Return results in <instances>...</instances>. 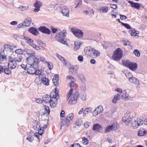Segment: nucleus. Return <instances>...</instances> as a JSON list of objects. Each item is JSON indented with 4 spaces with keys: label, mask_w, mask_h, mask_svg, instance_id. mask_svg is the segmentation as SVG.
<instances>
[{
    "label": "nucleus",
    "mask_w": 147,
    "mask_h": 147,
    "mask_svg": "<svg viewBox=\"0 0 147 147\" xmlns=\"http://www.w3.org/2000/svg\"><path fill=\"white\" fill-rule=\"evenodd\" d=\"M24 51L26 52L29 55L28 57L27 58V62L28 65L36 66L39 63V61L38 59L34 55L35 54V52L30 49H25Z\"/></svg>",
    "instance_id": "nucleus-1"
},
{
    "label": "nucleus",
    "mask_w": 147,
    "mask_h": 147,
    "mask_svg": "<svg viewBox=\"0 0 147 147\" xmlns=\"http://www.w3.org/2000/svg\"><path fill=\"white\" fill-rule=\"evenodd\" d=\"M23 58L22 56L16 54H12L10 58V61L8 64L9 68L11 69L15 68L18 65L20 64Z\"/></svg>",
    "instance_id": "nucleus-2"
},
{
    "label": "nucleus",
    "mask_w": 147,
    "mask_h": 147,
    "mask_svg": "<svg viewBox=\"0 0 147 147\" xmlns=\"http://www.w3.org/2000/svg\"><path fill=\"white\" fill-rule=\"evenodd\" d=\"M66 35V30H63L61 32H59L55 36V38L59 42L68 45L67 42L64 40V39L65 38Z\"/></svg>",
    "instance_id": "nucleus-3"
},
{
    "label": "nucleus",
    "mask_w": 147,
    "mask_h": 147,
    "mask_svg": "<svg viewBox=\"0 0 147 147\" xmlns=\"http://www.w3.org/2000/svg\"><path fill=\"white\" fill-rule=\"evenodd\" d=\"M84 51L88 56L93 58H95L99 56L100 54V52L99 51L92 48L88 50L85 48L84 50Z\"/></svg>",
    "instance_id": "nucleus-4"
},
{
    "label": "nucleus",
    "mask_w": 147,
    "mask_h": 147,
    "mask_svg": "<svg viewBox=\"0 0 147 147\" xmlns=\"http://www.w3.org/2000/svg\"><path fill=\"white\" fill-rule=\"evenodd\" d=\"M122 63L124 66L133 71H135L137 68V64L134 62L124 60L123 61Z\"/></svg>",
    "instance_id": "nucleus-5"
},
{
    "label": "nucleus",
    "mask_w": 147,
    "mask_h": 147,
    "mask_svg": "<svg viewBox=\"0 0 147 147\" xmlns=\"http://www.w3.org/2000/svg\"><path fill=\"white\" fill-rule=\"evenodd\" d=\"M125 75L130 83L137 85H139L140 82L139 80L137 78L133 77L131 72L126 73Z\"/></svg>",
    "instance_id": "nucleus-6"
},
{
    "label": "nucleus",
    "mask_w": 147,
    "mask_h": 147,
    "mask_svg": "<svg viewBox=\"0 0 147 147\" xmlns=\"http://www.w3.org/2000/svg\"><path fill=\"white\" fill-rule=\"evenodd\" d=\"M74 117V115L73 113H71L69 114L66 118V119L62 121L60 124L61 127L63 126L64 125H66L67 126H68L72 122V120Z\"/></svg>",
    "instance_id": "nucleus-7"
},
{
    "label": "nucleus",
    "mask_w": 147,
    "mask_h": 147,
    "mask_svg": "<svg viewBox=\"0 0 147 147\" xmlns=\"http://www.w3.org/2000/svg\"><path fill=\"white\" fill-rule=\"evenodd\" d=\"M122 56V52L119 48H117L113 52L112 57L113 59L115 61H118L120 59Z\"/></svg>",
    "instance_id": "nucleus-8"
},
{
    "label": "nucleus",
    "mask_w": 147,
    "mask_h": 147,
    "mask_svg": "<svg viewBox=\"0 0 147 147\" xmlns=\"http://www.w3.org/2000/svg\"><path fill=\"white\" fill-rule=\"evenodd\" d=\"M79 93L78 92L76 91L74 92L72 95L70 96L69 98L68 99V103L70 105H73L75 104L77 102V98L79 96Z\"/></svg>",
    "instance_id": "nucleus-9"
},
{
    "label": "nucleus",
    "mask_w": 147,
    "mask_h": 147,
    "mask_svg": "<svg viewBox=\"0 0 147 147\" xmlns=\"http://www.w3.org/2000/svg\"><path fill=\"white\" fill-rule=\"evenodd\" d=\"M71 31L76 37L78 38H81L83 36V33L82 31L77 28H71Z\"/></svg>",
    "instance_id": "nucleus-10"
},
{
    "label": "nucleus",
    "mask_w": 147,
    "mask_h": 147,
    "mask_svg": "<svg viewBox=\"0 0 147 147\" xmlns=\"http://www.w3.org/2000/svg\"><path fill=\"white\" fill-rule=\"evenodd\" d=\"M117 129V124H114L111 125L107 126L105 128V133H109L111 131H115Z\"/></svg>",
    "instance_id": "nucleus-11"
},
{
    "label": "nucleus",
    "mask_w": 147,
    "mask_h": 147,
    "mask_svg": "<svg viewBox=\"0 0 147 147\" xmlns=\"http://www.w3.org/2000/svg\"><path fill=\"white\" fill-rule=\"evenodd\" d=\"M75 83V82L74 81H71L69 83L68 85L71 88L67 94V98L68 99L69 98L73 93V88L74 86Z\"/></svg>",
    "instance_id": "nucleus-12"
},
{
    "label": "nucleus",
    "mask_w": 147,
    "mask_h": 147,
    "mask_svg": "<svg viewBox=\"0 0 147 147\" xmlns=\"http://www.w3.org/2000/svg\"><path fill=\"white\" fill-rule=\"evenodd\" d=\"M38 64L36 66H31V67L28 68L27 69V71L28 73L30 74H34L35 73V71H36V69L38 68Z\"/></svg>",
    "instance_id": "nucleus-13"
},
{
    "label": "nucleus",
    "mask_w": 147,
    "mask_h": 147,
    "mask_svg": "<svg viewBox=\"0 0 147 147\" xmlns=\"http://www.w3.org/2000/svg\"><path fill=\"white\" fill-rule=\"evenodd\" d=\"M60 11L62 14L66 16H69V11L68 9L66 6H63L61 7Z\"/></svg>",
    "instance_id": "nucleus-14"
},
{
    "label": "nucleus",
    "mask_w": 147,
    "mask_h": 147,
    "mask_svg": "<svg viewBox=\"0 0 147 147\" xmlns=\"http://www.w3.org/2000/svg\"><path fill=\"white\" fill-rule=\"evenodd\" d=\"M42 5V3L40 1H37L34 5L33 6L35 8L33 10L34 12H38L40 11V7Z\"/></svg>",
    "instance_id": "nucleus-15"
},
{
    "label": "nucleus",
    "mask_w": 147,
    "mask_h": 147,
    "mask_svg": "<svg viewBox=\"0 0 147 147\" xmlns=\"http://www.w3.org/2000/svg\"><path fill=\"white\" fill-rule=\"evenodd\" d=\"M130 90H124L123 92V94H120L121 98L127 99L130 97L129 94Z\"/></svg>",
    "instance_id": "nucleus-16"
},
{
    "label": "nucleus",
    "mask_w": 147,
    "mask_h": 147,
    "mask_svg": "<svg viewBox=\"0 0 147 147\" xmlns=\"http://www.w3.org/2000/svg\"><path fill=\"white\" fill-rule=\"evenodd\" d=\"M41 78V83H42V84L46 86H48L49 85V81L48 78H46V76L44 74L42 75V77H40Z\"/></svg>",
    "instance_id": "nucleus-17"
},
{
    "label": "nucleus",
    "mask_w": 147,
    "mask_h": 147,
    "mask_svg": "<svg viewBox=\"0 0 147 147\" xmlns=\"http://www.w3.org/2000/svg\"><path fill=\"white\" fill-rule=\"evenodd\" d=\"M92 130L95 131L100 132L102 130V127L100 124L96 123L93 125Z\"/></svg>",
    "instance_id": "nucleus-18"
},
{
    "label": "nucleus",
    "mask_w": 147,
    "mask_h": 147,
    "mask_svg": "<svg viewBox=\"0 0 147 147\" xmlns=\"http://www.w3.org/2000/svg\"><path fill=\"white\" fill-rule=\"evenodd\" d=\"M131 7L135 8L137 10H139L140 9V5L141 4L138 3H135L132 1H128Z\"/></svg>",
    "instance_id": "nucleus-19"
},
{
    "label": "nucleus",
    "mask_w": 147,
    "mask_h": 147,
    "mask_svg": "<svg viewBox=\"0 0 147 147\" xmlns=\"http://www.w3.org/2000/svg\"><path fill=\"white\" fill-rule=\"evenodd\" d=\"M38 29L39 31L43 33L47 34H50L51 32L50 30L45 26H41Z\"/></svg>",
    "instance_id": "nucleus-20"
},
{
    "label": "nucleus",
    "mask_w": 147,
    "mask_h": 147,
    "mask_svg": "<svg viewBox=\"0 0 147 147\" xmlns=\"http://www.w3.org/2000/svg\"><path fill=\"white\" fill-rule=\"evenodd\" d=\"M109 10V7L106 6L100 7L98 9V11L101 13H107Z\"/></svg>",
    "instance_id": "nucleus-21"
},
{
    "label": "nucleus",
    "mask_w": 147,
    "mask_h": 147,
    "mask_svg": "<svg viewBox=\"0 0 147 147\" xmlns=\"http://www.w3.org/2000/svg\"><path fill=\"white\" fill-rule=\"evenodd\" d=\"M57 99L56 97H52L51 98H50V101L49 102L50 103V106L54 108L56 106V103Z\"/></svg>",
    "instance_id": "nucleus-22"
},
{
    "label": "nucleus",
    "mask_w": 147,
    "mask_h": 147,
    "mask_svg": "<svg viewBox=\"0 0 147 147\" xmlns=\"http://www.w3.org/2000/svg\"><path fill=\"white\" fill-rule=\"evenodd\" d=\"M28 31L33 35L36 36L39 34V32L34 27H31L28 30Z\"/></svg>",
    "instance_id": "nucleus-23"
},
{
    "label": "nucleus",
    "mask_w": 147,
    "mask_h": 147,
    "mask_svg": "<svg viewBox=\"0 0 147 147\" xmlns=\"http://www.w3.org/2000/svg\"><path fill=\"white\" fill-rule=\"evenodd\" d=\"M78 69V66L77 65H74L71 66L69 69V71L72 73L73 72L76 73Z\"/></svg>",
    "instance_id": "nucleus-24"
},
{
    "label": "nucleus",
    "mask_w": 147,
    "mask_h": 147,
    "mask_svg": "<svg viewBox=\"0 0 147 147\" xmlns=\"http://www.w3.org/2000/svg\"><path fill=\"white\" fill-rule=\"evenodd\" d=\"M77 76L78 79L82 82H85L86 81L85 76L83 74L81 73H77Z\"/></svg>",
    "instance_id": "nucleus-25"
},
{
    "label": "nucleus",
    "mask_w": 147,
    "mask_h": 147,
    "mask_svg": "<svg viewBox=\"0 0 147 147\" xmlns=\"http://www.w3.org/2000/svg\"><path fill=\"white\" fill-rule=\"evenodd\" d=\"M121 98L119 94H117L114 96V98L112 100V102L114 103H116Z\"/></svg>",
    "instance_id": "nucleus-26"
},
{
    "label": "nucleus",
    "mask_w": 147,
    "mask_h": 147,
    "mask_svg": "<svg viewBox=\"0 0 147 147\" xmlns=\"http://www.w3.org/2000/svg\"><path fill=\"white\" fill-rule=\"evenodd\" d=\"M50 98H51V97L49 95H46L43 96L42 100L45 103H47L50 102Z\"/></svg>",
    "instance_id": "nucleus-27"
},
{
    "label": "nucleus",
    "mask_w": 147,
    "mask_h": 147,
    "mask_svg": "<svg viewBox=\"0 0 147 147\" xmlns=\"http://www.w3.org/2000/svg\"><path fill=\"white\" fill-rule=\"evenodd\" d=\"M23 22L26 26H28L31 23V18L29 17L26 18L24 21Z\"/></svg>",
    "instance_id": "nucleus-28"
},
{
    "label": "nucleus",
    "mask_w": 147,
    "mask_h": 147,
    "mask_svg": "<svg viewBox=\"0 0 147 147\" xmlns=\"http://www.w3.org/2000/svg\"><path fill=\"white\" fill-rule=\"evenodd\" d=\"M146 133V130L142 129L139 131L138 133V135L139 136H144Z\"/></svg>",
    "instance_id": "nucleus-29"
},
{
    "label": "nucleus",
    "mask_w": 147,
    "mask_h": 147,
    "mask_svg": "<svg viewBox=\"0 0 147 147\" xmlns=\"http://www.w3.org/2000/svg\"><path fill=\"white\" fill-rule=\"evenodd\" d=\"M92 108L91 107L86 108L84 111L83 113L85 115L88 114V113H91Z\"/></svg>",
    "instance_id": "nucleus-30"
},
{
    "label": "nucleus",
    "mask_w": 147,
    "mask_h": 147,
    "mask_svg": "<svg viewBox=\"0 0 147 147\" xmlns=\"http://www.w3.org/2000/svg\"><path fill=\"white\" fill-rule=\"evenodd\" d=\"M82 44L80 42H75L74 49L75 50H77L80 47V45Z\"/></svg>",
    "instance_id": "nucleus-31"
},
{
    "label": "nucleus",
    "mask_w": 147,
    "mask_h": 147,
    "mask_svg": "<svg viewBox=\"0 0 147 147\" xmlns=\"http://www.w3.org/2000/svg\"><path fill=\"white\" fill-rule=\"evenodd\" d=\"M20 10L21 11H23L28 10L29 8L28 6H24L20 5L19 7Z\"/></svg>",
    "instance_id": "nucleus-32"
},
{
    "label": "nucleus",
    "mask_w": 147,
    "mask_h": 147,
    "mask_svg": "<svg viewBox=\"0 0 147 147\" xmlns=\"http://www.w3.org/2000/svg\"><path fill=\"white\" fill-rule=\"evenodd\" d=\"M96 109H97V111L98 112L97 113H99V114L101 113L103 110V107L101 105H99L96 108Z\"/></svg>",
    "instance_id": "nucleus-33"
},
{
    "label": "nucleus",
    "mask_w": 147,
    "mask_h": 147,
    "mask_svg": "<svg viewBox=\"0 0 147 147\" xmlns=\"http://www.w3.org/2000/svg\"><path fill=\"white\" fill-rule=\"evenodd\" d=\"M6 59V56L4 54L0 53V62L1 63Z\"/></svg>",
    "instance_id": "nucleus-34"
},
{
    "label": "nucleus",
    "mask_w": 147,
    "mask_h": 147,
    "mask_svg": "<svg viewBox=\"0 0 147 147\" xmlns=\"http://www.w3.org/2000/svg\"><path fill=\"white\" fill-rule=\"evenodd\" d=\"M24 39L26 40V42L28 43L29 45H30V44H32L33 42V40L29 38L23 36Z\"/></svg>",
    "instance_id": "nucleus-35"
},
{
    "label": "nucleus",
    "mask_w": 147,
    "mask_h": 147,
    "mask_svg": "<svg viewBox=\"0 0 147 147\" xmlns=\"http://www.w3.org/2000/svg\"><path fill=\"white\" fill-rule=\"evenodd\" d=\"M37 44L40 46L42 47H45L46 46V45L43 43L42 41L40 40H37Z\"/></svg>",
    "instance_id": "nucleus-36"
},
{
    "label": "nucleus",
    "mask_w": 147,
    "mask_h": 147,
    "mask_svg": "<svg viewBox=\"0 0 147 147\" xmlns=\"http://www.w3.org/2000/svg\"><path fill=\"white\" fill-rule=\"evenodd\" d=\"M132 126L133 128H137L139 126L138 123L137 122V120H135V121L132 122Z\"/></svg>",
    "instance_id": "nucleus-37"
},
{
    "label": "nucleus",
    "mask_w": 147,
    "mask_h": 147,
    "mask_svg": "<svg viewBox=\"0 0 147 147\" xmlns=\"http://www.w3.org/2000/svg\"><path fill=\"white\" fill-rule=\"evenodd\" d=\"M15 53L16 54L19 55H22L24 53V51H23L21 49H18L15 51Z\"/></svg>",
    "instance_id": "nucleus-38"
},
{
    "label": "nucleus",
    "mask_w": 147,
    "mask_h": 147,
    "mask_svg": "<svg viewBox=\"0 0 147 147\" xmlns=\"http://www.w3.org/2000/svg\"><path fill=\"white\" fill-rule=\"evenodd\" d=\"M76 123L78 125H81L83 124V122L81 119H79L76 121Z\"/></svg>",
    "instance_id": "nucleus-39"
},
{
    "label": "nucleus",
    "mask_w": 147,
    "mask_h": 147,
    "mask_svg": "<svg viewBox=\"0 0 147 147\" xmlns=\"http://www.w3.org/2000/svg\"><path fill=\"white\" fill-rule=\"evenodd\" d=\"M59 78V75H55V76H54L52 80L53 83L54 82H56L58 81Z\"/></svg>",
    "instance_id": "nucleus-40"
},
{
    "label": "nucleus",
    "mask_w": 147,
    "mask_h": 147,
    "mask_svg": "<svg viewBox=\"0 0 147 147\" xmlns=\"http://www.w3.org/2000/svg\"><path fill=\"white\" fill-rule=\"evenodd\" d=\"M129 113H126L125 116L122 118V121L123 122H125L127 121V118L129 116Z\"/></svg>",
    "instance_id": "nucleus-41"
},
{
    "label": "nucleus",
    "mask_w": 147,
    "mask_h": 147,
    "mask_svg": "<svg viewBox=\"0 0 147 147\" xmlns=\"http://www.w3.org/2000/svg\"><path fill=\"white\" fill-rule=\"evenodd\" d=\"M137 122L139 126L142 125L144 123V121L142 119H137Z\"/></svg>",
    "instance_id": "nucleus-42"
},
{
    "label": "nucleus",
    "mask_w": 147,
    "mask_h": 147,
    "mask_svg": "<svg viewBox=\"0 0 147 147\" xmlns=\"http://www.w3.org/2000/svg\"><path fill=\"white\" fill-rule=\"evenodd\" d=\"M84 83L85 82H83L81 84V86L80 87L81 89L84 92L86 90V86Z\"/></svg>",
    "instance_id": "nucleus-43"
},
{
    "label": "nucleus",
    "mask_w": 147,
    "mask_h": 147,
    "mask_svg": "<svg viewBox=\"0 0 147 147\" xmlns=\"http://www.w3.org/2000/svg\"><path fill=\"white\" fill-rule=\"evenodd\" d=\"M4 72L7 75H9L11 73V71L9 69L7 68H4Z\"/></svg>",
    "instance_id": "nucleus-44"
},
{
    "label": "nucleus",
    "mask_w": 147,
    "mask_h": 147,
    "mask_svg": "<svg viewBox=\"0 0 147 147\" xmlns=\"http://www.w3.org/2000/svg\"><path fill=\"white\" fill-rule=\"evenodd\" d=\"M134 53L137 57H139L140 55V53L139 51L137 49H135L134 51Z\"/></svg>",
    "instance_id": "nucleus-45"
},
{
    "label": "nucleus",
    "mask_w": 147,
    "mask_h": 147,
    "mask_svg": "<svg viewBox=\"0 0 147 147\" xmlns=\"http://www.w3.org/2000/svg\"><path fill=\"white\" fill-rule=\"evenodd\" d=\"M45 62L47 63L49 69L50 70H52L53 67V65L52 63H50L49 62H47V61H46Z\"/></svg>",
    "instance_id": "nucleus-46"
},
{
    "label": "nucleus",
    "mask_w": 147,
    "mask_h": 147,
    "mask_svg": "<svg viewBox=\"0 0 147 147\" xmlns=\"http://www.w3.org/2000/svg\"><path fill=\"white\" fill-rule=\"evenodd\" d=\"M138 33H137L134 30H131L130 34L131 36H136Z\"/></svg>",
    "instance_id": "nucleus-47"
},
{
    "label": "nucleus",
    "mask_w": 147,
    "mask_h": 147,
    "mask_svg": "<svg viewBox=\"0 0 147 147\" xmlns=\"http://www.w3.org/2000/svg\"><path fill=\"white\" fill-rule=\"evenodd\" d=\"M131 121L132 119L131 118H129V117L127 118V121L125 122L126 125H128L129 123H131Z\"/></svg>",
    "instance_id": "nucleus-48"
},
{
    "label": "nucleus",
    "mask_w": 147,
    "mask_h": 147,
    "mask_svg": "<svg viewBox=\"0 0 147 147\" xmlns=\"http://www.w3.org/2000/svg\"><path fill=\"white\" fill-rule=\"evenodd\" d=\"M122 25L126 28L127 29H130L131 28L130 26L127 24H125L123 23H121Z\"/></svg>",
    "instance_id": "nucleus-49"
},
{
    "label": "nucleus",
    "mask_w": 147,
    "mask_h": 147,
    "mask_svg": "<svg viewBox=\"0 0 147 147\" xmlns=\"http://www.w3.org/2000/svg\"><path fill=\"white\" fill-rule=\"evenodd\" d=\"M88 140L85 137L82 138V142L85 145L87 144L88 143Z\"/></svg>",
    "instance_id": "nucleus-50"
},
{
    "label": "nucleus",
    "mask_w": 147,
    "mask_h": 147,
    "mask_svg": "<svg viewBox=\"0 0 147 147\" xmlns=\"http://www.w3.org/2000/svg\"><path fill=\"white\" fill-rule=\"evenodd\" d=\"M43 74H42L41 73L40 71H37V70L36 71H35V73L34 74H35L36 75L39 76L40 77H42V75Z\"/></svg>",
    "instance_id": "nucleus-51"
},
{
    "label": "nucleus",
    "mask_w": 147,
    "mask_h": 147,
    "mask_svg": "<svg viewBox=\"0 0 147 147\" xmlns=\"http://www.w3.org/2000/svg\"><path fill=\"white\" fill-rule=\"evenodd\" d=\"M35 83L38 85H40L41 84V82L40 81L39 78H37L35 80Z\"/></svg>",
    "instance_id": "nucleus-52"
},
{
    "label": "nucleus",
    "mask_w": 147,
    "mask_h": 147,
    "mask_svg": "<svg viewBox=\"0 0 147 147\" xmlns=\"http://www.w3.org/2000/svg\"><path fill=\"white\" fill-rule=\"evenodd\" d=\"M24 26H26L23 22L22 23H21L18 25V27L19 28H24Z\"/></svg>",
    "instance_id": "nucleus-53"
},
{
    "label": "nucleus",
    "mask_w": 147,
    "mask_h": 147,
    "mask_svg": "<svg viewBox=\"0 0 147 147\" xmlns=\"http://www.w3.org/2000/svg\"><path fill=\"white\" fill-rule=\"evenodd\" d=\"M86 94L84 93L81 95V98L83 100H85L86 99Z\"/></svg>",
    "instance_id": "nucleus-54"
},
{
    "label": "nucleus",
    "mask_w": 147,
    "mask_h": 147,
    "mask_svg": "<svg viewBox=\"0 0 147 147\" xmlns=\"http://www.w3.org/2000/svg\"><path fill=\"white\" fill-rule=\"evenodd\" d=\"M51 28L52 31V32L53 33H55L57 32H58V29L57 28H54L53 27H51Z\"/></svg>",
    "instance_id": "nucleus-55"
},
{
    "label": "nucleus",
    "mask_w": 147,
    "mask_h": 147,
    "mask_svg": "<svg viewBox=\"0 0 147 147\" xmlns=\"http://www.w3.org/2000/svg\"><path fill=\"white\" fill-rule=\"evenodd\" d=\"M69 147H81L80 145L79 144H72Z\"/></svg>",
    "instance_id": "nucleus-56"
},
{
    "label": "nucleus",
    "mask_w": 147,
    "mask_h": 147,
    "mask_svg": "<svg viewBox=\"0 0 147 147\" xmlns=\"http://www.w3.org/2000/svg\"><path fill=\"white\" fill-rule=\"evenodd\" d=\"M115 90L117 92H119L120 93V94H123V91L120 88H116Z\"/></svg>",
    "instance_id": "nucleus-57"
},
{
    "label": "nucleus",
    "mask_w": 147,
    "mask_h": 147,
    "mask_svg": "<svg viewBox=\"0 0 147 147\" xmlns=\"http://www.w3.org/2000/svg\"><path fill=\"white\" fill-rule=\"evenodd\" d=\"M48 109H47V108H46L45 109V112L44 113V114H43V115H44L45 114H46L47 113H48V114H49L50 113V111L49 109V108H48Z\"/></svg>",
    "instance_id": "nucleus-58"
},
{
    "label": "nucleus",
    "mask_w": 147,
    "mask_h": 147,
    "mask_svg": "<svg viewBox=\"0 0 147 147\" xmlns=\"http://www.w3.org/2000/svg\"><path fill=\"white\" fill-rule=\"evenodd\" d=\"M110 7L114 9H116L117 8V5L115 4H111L110 5Z\"/></svg>",
    "instance_id": "nucleus-59"
},
{
    "label": "nucleus",
    "mask_w": 147,
    "mask_h": 147,
    "mask_svg": "<svg viewBox=\"0 0 147 147\" xmlns=\"http://www.w3.org/2000/svg\"><path fill=\"white\" fill-rule=\"evenodd\" d=\"M119 16H120V19L122 20H125L127 18L126 16L124 15L120 14Z\"/></svg>",
    "instance_id": "nucleus-60"
},
{
    "label": "nucleus",
    "mask_w": 147,
    "mask_h": 147,
    "mask_svg": "<svg viewBox=\"0 0 147 147\" xmlns=\"http://www.w3.org/2000/svg\"><path fill=\"white\" fill-rule=\"evenodd\" d=\"M90 123V122H85L84 124V127L86 128H87L89 127Z\"/></svg>",
    "instance_id": "nucleus-61"
},
{
    "label": "nucleus",
    "mask_w": 147,
    "mask_h": 147,
    "mask_svg": "<svg viewBox=\"0 0 147 147\" xmlns=\"http://www.w3.org/2000/svg\"><path fill=\"white\" fill-rule=\"evenodd\" d=\"M44 131V130L43 129H42L41 127L40 129L38 130V133L40 135H42L43 134V132Z\"/></svg>",
    "instance_id": "nucleus-62"
},
{
    "label": "nucleus",
    "mask_w": 147,
    "mask_h": 147,
    "mask_svg": "<svg viewBox=\"0 0 147 147\" xmlns=\"http://www.w3.org/2000/svg\"><path fill=\"white\" fill-rule=\"evenodd\" d=\"M66 78L67 79H69L71 81H73V80H74V78L72 76H70L69 75L67 76L66 77Z\"/></svg>",
    "instance_id": "nucleus-63"
},
{
    "label": "nucleus",
    "mask_w": 147,
    "mask_h": 147,
    "mask_svg": "<svg viewBox=\"0 0 147 147\" xmlns=\"http://www.w3.org/2000/svg\"><path fill=\"white\" fill-rule=\"evenodd\" d=\"M26 139L30 142H32L33 140L32 137L31 136H28Z\"/></svg>",
    "instance_id": "nucleus-64"
}]
</instances>
